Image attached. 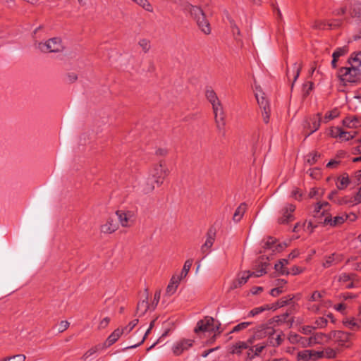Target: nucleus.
Instances as JSON below:
<instances>
[{
	"instance_id": "obj_56",
	"label": "nucleus",
	"mask_w": 361,
	"mask_h": 361,
	"mask_svg": "<svg viewBox=\"0 0 361 361\" xmlns=\"http://www.w3.org/2000/svg\"><path fill=\"white\" fill-rule=\"evenodd\" d=\"M283 292V286H277L270 290V295L273 297H276Z\"/></svg>"
},
{
	"instance_id": "obj_32",
	"label": "nucleus",
	"mask_w": 361,
	"mask_h": 361,
	"mask_svg": "<svg viewBox=\"0 0 361 361\" xmlns=\"http://www.w3.org/2000/svg\"><path fill=\"white\" fill-rule=\"evenodd\" d=\"M272 308H273V307H271V305H265L262 307H255L250 311L248 316L254 317V316H256V315L259 314V313L264 312V310H269Z\"/></svg>"
},
{
	"instance_id": "obj_22",
	"label": "nucleus",
	"mask_w": 361,
	"mask_h": 361,
	"mask_svg": "<svg viewBox=\"0 0 361 361\" xmlns=\"http://www.w3.org/2000/svg\"><path fill=\"white\" fill-rule=\"evenodd\" d=\"M350 183V180L349 178L348 174L346 173H343L338 178V183H336L337 188L338 190H344L348 187Z\"/></svg>"
},
{
	"instance_id": "obj_23",
	"label": "nucleus",
	"mask_w": 361,
	"mask_h": 361,
	"mask_svg": "<svg viewBox=\"0 0 361 361\" xmlns=\"http://www.w3.org/2000/svg\"><path fill=\"white\" fill-rule=\"evenodd\" d=\"M322 204H320V202H318L315 207H314V209L313 211V216L314 218L317 219L318 221L317 223H319V221H323L322 220V218L324 216V218L326 217V213H329L326 210L324 209L323 211H321L322 209Z\"/></svg>"
},
{
	"instance_id": "obj_50",
	"label": "nucleus",
	"mask_w": 361,
	"mask_h": 361,
	"mask_svg": "<svg viewBox=\"0 0 361 361\" xmlns=\"http://www.w3.org/2000/svg\"><path fill=\"white\" fill-rule=\"evenodd\" d=\"M274 269L276 271L279 272L281 274H286L288 275L290 274V271L283 266V264H281L279 263H276L274 266Z\"/></svg>"
},
{
	"instance_id": "obj_29",
	"label": "nucleus",
	"mask_w": 361,
	"mask_h": 361,
	"mask_svg": "<svg viewBox=\"0 0 361 361\" xmlns=\"http://www.w3.org/2000/svg\"><path fill=\"white\" fill-rule=\"evenodd\" d=\"M312 350H304L298 353V360L308 361L312 360Z\"/></svg>"
},
{
	"instance_id": "obj_20",
	"label": "nucleus",
	"mask_w": 361,
	"mask_h": 361,
	"mask_svg": "<svg viewBox=\"0 0 361 361\" xmlns=\"http://www.w3.org/2000/svg\"><path fill=\"white\" fill-rule=\"evenodd\" d=\"M180 278L177 276H173L167 286L166 294L168 295H173L176 291L180 281Z\"/></svg>"
},
{
	"instance_id": "obj_7",
	"label": "nucleus",
	"mask_w": 361,
	"mask_h": 361,
	"mask_svg": "<svg viewBox=\"0 0 361 361\" xmlns=\"http://www.w3.org/2000/svg\"><path fill=\"white\" fill-rule=\"evenodd\" d=\"M352 336L351 334L343 331H332L329 334V338L337 343L339 345L349 348L351 344L350 339Z\"/></svg>"
},
{
	"instance_id": "obj_58",
	"label": "nucleus",
	"mask_w": 361,
	"mask_h": 361,
	"mask_svg": "<svg viewBox=\"0 0 361 361\" xmlns=\"http://www.w3.org/2000/svg\"><path fill=\"white\" fill-rule=\"evenodd\" d=\"M316 329L315 326H304L301 328V333H302L303 334H305V335H309V334H311L313 331V330H314Z\"/></svg>"
},
{
	"instance_id": "obj_11",
	"label": "nucleus",
	"mask_w": 361,
	"mask_h": 361,
	"mask_svg": "<svg viewBox=\"0 0 361 361\" xmlns=\"http://www.w3.org/2000/svg\"><path fill=\"white\" fill-rule=\"evenodd\" d=\"M321 118H322V114L318 113L312 119V123H307L304 126L305 132V137H307L311 134L317 131L321 123Z\"/></svg>"
},
{
	"instance_id": "obj_53",
	"label": "nucleus",
	"mask_w": 361,
	"mask_h": 361,
	"mask_svg": "<svg viewBox=\"0 0 361 361\" xmlns=\"http://www.w3.org/2000/svg\"><path fill=\"white\" fill-rule=\"evenodd\" d=\"M150 331H151V330H149V329L148 328V329L145 332V335L143 336L142 338L141 339V341L139 343H137V344L127 346L125 348V349H131V348H135L137 346H140L141 344H142L144 343V341L147 338V337L148 334L150 333Z\"/></svg>"
},
{
	"instance_id": "obj_57",
	"label": "nucleus",
	"mask_w": 361,
	"mask_h": 361,
	"mask_svg": "<svg viewBox=\"0 0 361 361\" xmlns=\"http://www.w3.org/2000/svg\"><path fill=\"white\" fill-rule=\"evenodd\" d=\"M345 135H341V137L343 140L348 141L350 140H352L355 137L357 133L355 131L353 132V134H352L350 132L344 131Z\"/></svg>"
},
{
	"instance_id": "obj_39",
	"label": "nucleus",
	"mask_w": 361,
	"mask_h": 361,
	"mask_svg": "<svg viewBox=\"0 0 361 361\" xmlns=\"http://www.w3.org/2000/svg\"><path fill=\"white\" fill-rule=\"evenodd\" d=\"M344 130L340 127H332L330 129V135L333 137H341V135H345Z\"/></svg>"
},
{
	"instance_id": "obj_49",
	"label": "nucleus",
	"mask_w": 361,
	"mask_h": 361,
	"mask_svg": "<svg viewBox=\"0 0 361 361\" xmlns=\"http://www.w3.org/2000/svg\"><path fill=\"white\" fill-rule=\"evenodd\" d=\"M268 343H263L262 345H256L255 349L253 351L254 354L250 357V359L254 358L255 356L259 355L260 353L265 348Z\"/></svg>"
},
{
	"instance_id": "obj_2",
	"label": "nucleus",
	"mask_w": 361,
	"mask_h": 361,
	"mask_svg": "<svg viewBox=\"0 0 361 361\" xmlns=\"http://www.w3.org/2000/svg\"><path fill=\"white\" fill-rule=\"evenodd\" d=\"M338 77L343 85L348 83H357L361 79V70L355 66L342 67L338 70Z\"/></svg>"
},
{
	"instance_id": "obj_60",
	"label": "nucleus",
	"mask_w": 361,
	"mask_h": 361,
	"mask_svg": "<svg viewBox=\"0 0 361 361\" xmlns=\"http://www.w3.org/2000/svg\"><path fill=\"white\" fill-rule=\"evenodd\" d=\"M282 341H283V338H281V336L278 335L274 341H273V338H271L269 342V344L272 346H278L281 344Z\"/></svg>"
},
{
	"instance_id": "obj_31",
	"label": "nucleus",
	"mask_w": 361,
	"mask_h": 361,
	"mask_svg": "<svg viewBox=\"0 0 361 361\" xmlns=\"http://www.w3.org/2000/svg\"><path fill=\"white\" fill-rule=\"evenodd\" d=\"M205 96L211 104L219 101L216 92L212 88L207 89Z\"/></svg>"
},
{
	"instance_id": "obj_52",
	"label": "nucleus",
	"mask_w": 361,
	"mask_h": 361,
	"mask_svg": "<svg viewBox=\"0 0 361 361\" xmlns=\"http://www.w3.org/2000/svg\"><path fill=\"white\" fill-rule=\"evenodd\" d=\"M328 321L324 317H319L315 321L316 328H324L327 325Z\"/></svg>"
},
{
	"instance_id": "obj_14",
	"label": "nucleus",
	"mask_w": 361,
	"mask_h": 361,
	"mask_svg": "<svg viewBox=\"0 0 361 361\" xmlns=\"http://www.w3.org/2000/svg\"><path fill=\"white\" fill-rule=\"evenodd\" d=\"M215 235H216V231L214 228H210L207 233V240L205 243L202 245L201 247V252L202 254L206 255L209 249L212 247V246L214 244V242L215 240Z\"/></svg>"
},
{
	"instance_id": "obj_45",
	"label": "nucleus",
	"mask_w": 361,
	"mask_h": 361,
	"mask_svg": "<svg viewBox=\"0 0 361 361\" xmlns=\"http://www.w3.org/2000/svg\"><path fill=\"white\" fill-rule=\"evenodd\" d=\"M160 297H161V290H157L154 293L153 301L152 302L151 304H149L152 310H155V308L157 307V306L159 302Z\"/></svg>"
},
{
	"instance_id": "obj_3",
	"label": "nucleus",
	"mask_w": 361,
	"mask_h": 361,
	"mask_svg": "<svg viewBox=\"0 0 361 361\" xmlns=\"http://www.w3.org/2000/svg\"><path fill=\"white\" fill-rule=\"evenodd\" d=\"M169 170L166 166L165 161L161 160L158 164H155L150 172L154 183L157 186H160L165 179L169 174Z\"/></svg>"
},
{
	"instance_id": "obj_12",
	"label": "nucleus",
	"mask_w": 361,
	"mask_h": 361,
	"mask_svg": "<svg viewBox=\"0 0 361 361\" xmlns=\"http://www.w3.org/2000/svg\"><path fill=\"white\" fill-rule=\"evenodd\" d=\"M255 96L262 110L269 109V102L267 99L265 94L262 91L261 87L259 85H255Z\"/></svg>"
},
{
	"instance_id": "obj_46",
	"label": "nucleus",
	"mask_w": 361,
	"mask_h": 361,
	"mask_svg": "<svg viewBox=\"0 0 361 361\" xmlns=\"http://www.w3.org/2000/svg\"><path fill=\"white\" fill-rule=\"evenodd\" d=\"M138 44L145 53H147L150 49V42L147 39H141Z\"/></svg>"
},
{
	"instance_id": "obj_13",
	"label": "nucleus",
	"mask_w": 361,
	"mask_h": 361,
	"mask_svg": "<svg viewBox=\"0 0 361 361\" xmlns=\"http://www.w3.org/2000/svg\"><path fill=\"white\" fill-rule=\"evenodd\" d=\"M142 297V300L138 302L136 307L135 315L139 314V317L144 315L151 308L148 302L149 293L147 288L145 289Z\"/></svg>"
},
{
	"instance_id": "obj_35",
	"label": "nucleus",
	"mask_w": 361,
	"mask_h": 361,
	"mask_svg": "<svg viewBox=\"0 0 361 361\" xmlns=\"http://www.w3.org/2000/svg\"><path fill=\"white\" fill-rule=\"evenodd\" d=\"M307 163L309 164L310 165H313L317 161L318 159L320 157V154L316 151H313L310 152L307 156Z\"/></svg>"
},
{
	"instance_id": "obj_42",
	"label": "nucleus",
	"mask_w": 361,
	"mask_h": 361,
	"mask_svg": "<svg viewBox=\"0 0 361 361\" xmlns=\"http://www.w3.org/2000/svg\"><path fill=\"white\" fill-rule=\"evenodd\" d=\"M313 82H307L306 83H305L303 85V87H302V96L304 98L307 97L310 92H311V90H312V87H313Z\"/></svg>"
},
{
	"instance_id": "obj_28",
	"label": "nucleus",
	"mask_w": 361,
	"mask_h": 361,
	"mask_svg": "<svg viewBox=\"0 0 361 361\" xmlns=\"http://www.w3.org/2000/svg\"><path fill=\"white\" fill-rule=\"evenodd\" d=\"M250 343L247 342L239 341L233 345L231 353L235 354H240L244 349L248 348Z\"/></svg>"
},
{
	"instance_id": "obj_4",
	"label": "nucleus",
	"mask_w": 361,
	"mask_h": 361,
	"mask_svg": "<svg viewBox=\"0 0 361 361\" xmlns=\"http://www.w3.org/2000/svg\"><path fill=\"white\" fill-rule=\"evenodd\" d=\"M37 48L42 52H60L63 49L62 41L59 37H53L45 42H39Z\"/></svg>"
},
{
	"instance_id": "obj_40",
	"label": "nucleus",
	"mask_w": 361,
	"mask_h": 361,
	"mask_svg": "<svg viewBox=\"0 0 361 361\" xmlns=\"http://www.w3.org/2000/svg\"><path fill=\"white\" fill-rule=\"evenodd\" d=\"M226 18L230 23L231 28L232 29L233 35L236 34L237 35H240V32L239 27L236 25L235 21L229 16L228 13H227Z\"/></svg>"
},
{
	"instance_id": "obj_17",
	"label": "nucleus",
	"mask_w": 361,
	"mask_h": 361,
	"mask_svg": "<svg viewBox=\"0 0 361 361\" xmlns=\"http://www.w3.org/2000/svg\"><path fill=\"white\" fill-rule=\"evenodd\" d=\"M269 265V263L267 262H262L260 260H257L253 266L254 271H250V274H252V276L255 277H259L267 273V267Z\"/></svg>"
},
{
	"instance_id": "obj_9",
	"label": "nucleus",
	"mask_w": 361,
	"mask_h": 361,
	"mask_svg": "<svg viewBox=\"0 0 361 361\" xmlns=\"http://www.w3.org/2000/svg\"><path fill=\"white\" fill-rule=\"evenodd\" d=\"M116 214L123 227H130L134 224V214L132 212L118 210Z\"/></svg>"
},
{
	"instance_id": "obj_33",
	"label": "nucleus",
	"mask_w": 361,
	"mask_h": 361,
	"mask_svg": "<svg viewBox=\"0 0 361 361\" xmlns=\"http://www.w3.org/2000/svg\"><path fill=\"white\" fill-rule=\"evenodd\" d=\"M301 70H302V64L301 63H298L297 62L293 63V81L291 85V89L293 88L294 83L298 78Z\"/></svg>"
},
{
	"instance_id": "obj_43",
	"label": "nucleus",
	"mask_w": 361,
	"mask_h": 361,
	"mask_svg": "<svg viewBox=\"0 0 361 361\" xmlns=\"http://www.w3.org/2000/svg\"><path fill=\"white\" fill-rule=\"evenodd\" d=\"M25 356L23 354H18L5 357L2 361H25Z\"/></svg>"
},
{
	"instance_id": "obj_48",
	"label": "nucleus",
	"mask_w": 361,
	"mask_h": 361,
	"mask_svg": "<svg viewBox=\"0 0 361 361\" xmlns=\"http://www.w3.org/2000/svg\"><path fill=\"white\" fill-rule=\"evenodd\" d=\"M334 264H335V255L334 254L326 257L324 262H323V267L325 268H328V267H330Z\"/></svg>"
},
{
	"instance_id": "obj_62",
	"label": "nucleus",
	"mask_w": 361,
	"mask_h": 361,
	"mask_svg": "<svg viewBox=\"0 0 361 361\" xmlns=\"http://www.w3.org/2000/svg\"><path fill=\"white\" fill-rule=\"evenodd\" d=\"M353 199V201H350L352 204H356L361 202V187Z\"/></svg>"
},
{
	"instance_id": "obj_51",
	"label": "nucleus",
	"mask_w": 361,
	"mask_h": 361,
	"mask_svg": "<svg viewBox=\"0 0 361 361\" xmlns=\"http://www.w3.org/2000/svg\"><path fill=\"white\" fill-rule=\"evenodd\" d=\"M251 324V322H242L240 324H238V325H236L235 326H234V328L233 329V330L231 331V332H238V331H240L243 329H246L247 327H248Z\"/></svg>"
},
{
	"instance_id": "obj_41",
	"label": "nucleus",
	"mask_w": 361,
	"mask_h": 361,
	"mask_svg": "<svg viewBox=\"0 0 361 361\" xmlns=\"http://www.w3.org/2000/svg\"><path fill=\"white\" fill-rule=\"evenodd\" d=\"M344 325L351 330H356L359 328L357 323L355 319H347L343 322Z\"/></svg>"
},
{
	"instance_id": "obj_21",
	"label": "nucleus",
	"mask_w": 361,
	"mask_h": 361,
	"mask_svg": "<svg viewBox=\"0 0 361 361\" xmlns=\"http://www.w3.org/2000/svg\"><path fill=\"white\" fill-rule=\"evenodd\" d=\"M124 330L121 329L119 328L114 330V332H112L109 337L107 338L105 344L106 346H110L115 343L117 340L120 338V336L123 334Z\"/></svg>"
},
{
	"instance_id": "obj_64",
	"label": "nucleus",
	"mask_w": 361,
	"mask_h": 361,
	"mask_svg": "<svg viewBox=\"0 0 361 361\" xmlns=\"http://www.w3.org/2000/svg\"><path fill=\"white\" fill-rule=\"evenodd\" d=\"M110 318L106 317L105 318H104L99 323V329H105L109 324L110 322Z\"/></svg>"
},
{
	"instance_id": "obj_44",
	"label": "nucleus",
	"mask_w": 361,
	"mask_h": 361,
	"mask_svg": "<svg viewBox=\"0 0 361 361\" xmlns=\"http://www.w3.org/2000/svg\"><path fill=\"white\" fill-rule=\"evenodd\" d=\"M339 115L338 111L335 109L331 111H329L324 116V121L328 122L330 120L334 119V118H336Z\"/></svg>"
},
{
	"instance_id": "obj_61",
	"label": "nucleus",
	"mask_w": 361,
	"mask_h": 361,
	"mask_svg": "<svg viewBox=\"0 0 361 361\" xmlns=\"http://www.w3.org/2000/svg\"><path fill=\"white\" fill-rule=\"evenodd\" d=\"M350 201H353V199L348 198V197H344L338 199L336 202L337 204H338L340 205H343V204H352L350 202Z\"/></svg>"
},
{
	"instance_id": "obj_34",
	"label": "nucleus",
	"mask_w": 361,
	"mask_h": 361,
	"mask_svg": "<svg viewBox=\"0 0 361 361\" xmlns=\"http://www.w3.org/2000/svg\"><path fill=\"white\" fill-rule=\"evenodd\" d=\"M293 297H290V295L288 298H282L280 300H279L276 304L272 305L271 307H273L272 309L276 310L278 307H282L289 303L290 301L293 300Z\"/></svg>"
},
{
	"instance_id": "obj_38",
	"label": "nucleus",
	"mask_w": 361,
	"mask_h": 361,
	"mask_svg": "<svg viewBox=\"0 0 361 361\" xmlns=\"http://www.w3.org/2000/svg\"><path fill=\"white\" fill-rule=\"evenodd\" d=\"M314 339L316 340L317 344L322 343L324 341H330V338H329V334H326L324 333H316L314 334Z\"/></svg>"
},
{
	"instance_id": "obj_1",
	"label": "nucleus",
	"mask_w": 361,
	"mask_h": 361,
	"mask_svg": "<svg viewBox=\"0 0 361 361\" xmlns=\"http://www.w3.org/2000/svg\"><path fill=\"white\" fill-rule=\"evenodd\" d=\"M181 7L185 13H188L191 18L196 22L199 29L205 35L211 33V27L205 13L202 9L197 6H193L185 0H173Z\"/></svg>"
},
{
	"instance_id": "obj_19",
	"label": "nucleus",
	"mask_w": 361,
	"mask_h": 361,
	"mask_svg": "<svg viewBox=\"0 0 361 361\" xmlns=\"http://www.w3.org/2000/svg\"><path fill=\"white\" fill-rule=\"evenodd\" d=\"M343 125L349 128L360 127L361 126V117L357 116L346 117L343 120Z\"/></svg>"
},
{
	"instance_id": "obj_16",
	"label": "nucleus",
	"mask_w": 361,
	"mask_h": 361,
	"mask_svg": "<svg viewBox=\"0 0 361 361\" xmlns=\"http://www.w3.org/2000/svg\"><path fill=\"white\" fill-rule=\"evenodd\" d=\"M348 217V216L345 217L337 216L332 219L331 215L329 213H326V216L325 218H324L323 221H319V223H322L324 225L329 224L331 226H336L338 225L342 224Z\"/></svg>"
},
{
	"instance_id": "obj_18",
	"label": "nucleus",
	"mask_w": 361,
	"mask_h": 361,
	"mask_svg": "<svg viewBox=\"0 0 361 361\" xmlns=\"http://www.w3.org/2000/svg\"><path fill=\"white\" fill-rule=\"evenodd\" d=\"M118 228V224L112 218L109 217L106 222L101 226V231L104 233H112Z\"/></svg>"
},
{
	"instance_id": "obj_27",
	"label": "nucleus",
	"mask_w": 361,
	"mask_h": 361,
	"mask_svg": "<svg viewBox=\"0 0 361 361\" xmlns=\"http://www.w3.org/2000/svg\"><path fill=\"white\" fill-rule=\"evenodd\" d=\"M277 240L272 237V236H268L266 239H264L262 240V248L264 250H272L274 248V245L276 243Z\"/></svg>"
},
{
	"instance_id": "obj_26",
	"label": "nucleus",
	"mask_w": 361,
	"mask_h": 361,
	"mask_svg": "<svg viewBox=\"0 0 361 361\" xmlns=\"http://www.w3.org/2000/svg\"><path fill=\"white\" fill-rule=\"evenodd\" d=\"M350 15L353 18H357L361 21V2L355 1L352 5Z\"/></svg>"
},
{
	"instance_id": "obj_54",
	"label": "nucleus",
	"mask_w": 361,
	"mask_h": 361,
	"mask_svg": "<svg viewBox=\"0 0 361 361\" xmlns=\"http://www.w3.org/2000/svg\"><path fill=\"white\" fill-rule=\"evenodd\" d=\"M326 25H327V22L322 21V20H316L312 25L314 29L317 30H324L325 29Z\"/></svg>"
},
{
	"instance_id": "obj_6",
	"label": "nucleus",
	"mask_w": 361,
	"mask_h": 361,
	"mask_svg": "<svg viewBox=\"0 0 361 361\" xmlns=\"http://www.w3.org/2000/svg\"><path fill=\"white\" fill-rule=\"evenodd\" d=\"M269 324H262L257 327L254 335L247 340V343L252 344L255 340L262 339L266 336L269 338L274 335L275 330L270 326Z\"/></svg>"
},
{
	"instance_id": "obj_15",
	"label": "nucleus",
	"mask_w": 361,
	"mask_h": 361,
	"mask_svg": "<svg viewBox=\"0 0 361 361\" xmlns=\"http://www.w3.org/2000/svg\"><path fill=\"white\" fill-rule=\"evenodd\" d=\"M252 276L250 271H245L238 274L237 279L234 280L231 286V289H236L245 284L249 278Z\"/></svg>"
},
{
	"instance_id": "obj_36",
	"label": "nucleus",
	"mask_w": 361,
	"mask_h": 361,
	"mask_svg": "<svg viewBox=\"0 0 361 361\" xmlns=\"http://www.w3.org/2000/svg\"><path fill=\"white\" fill-rule=\"evenodd\" d=\"M348 51L347 46L337 48L332 54V57L338 59L339 57L344 56Z\"/></svg>"
},
{
	"instance_id": "obj_5",
	"label": "nucleus",
	"mask_w": 361,
	"mask_h": 361,
	"mask_svg": "<svg viewBox=\"0 0 361 361\" xmlns=\"http://www.w3.org/2000/svg\"><path fill=\"white\" fill-rule=\"evenodd\" d=\"M217 324L214 325V319L211 317H205L203 319L200 320L195 329L194 331L196 334L199 332H205V331H212L214 332L219 329L221 324L217 322Z\"/></svg>"
},
{
	"instance_id": "obj_37",
	"label": "nucleus",
	"mask_w": 361,
	"mask_h": 361,
	"mask_svg": "<svg viewBox=\"0 0 361 361\" xmlns=\"http://www.w3.org/2000/svg\"><path fill=\"white\" fill-rule=\"evenodd\" d=\"M293 219V216L290 213H286L283 211V216L278 219V222L281 224H288Z\"/></svg>"
},
{
	"instance_id": "obj_55",
	"label": "nucleus",
	"mask_w": 361,
	"mask_h": 361,
	"mask_svg": "<svg viewBox=\"0 0 361 361\" xmlns=\"http://www.w3.org/2000/svg\"><path fill=\"white\" fill-rule=\"evenodd\" d=\"M342 25V20L339 19H334L331 23L327 22V26L329 29L339 27Z\"/></svg>"
},
{
	"instance_id": "obj_25",
	"label": "nucleus",
	"mask_w": 361,
	"mask_h": 361,
	"mask_svg": "<svg viewBox=\"0 0 361 361\" xmlns=\"http://www.w3.org/2000/svg\"><path fill=\"white\" fill-rule=\"evenodd\" d=\"M247 209V204L245 203H241L236 209L233 216V220L235 222H238L242 219L244 213Z\"/></svg>"
},
{
	"instance_id": "obj_24",
	"label": "nucleus",
	"mask_w": 361,
	"mask_h": 361,
	"mask_svg": "<svg viewBox=\"0 0 361 361\" xmlns=\"http://www.w3.org/2000/svg\"><path fill=\"white\" fill-rule=\"evenodd\" d=\"M348 62L350 66H355L360 68L361 66V51L353 53L348 59Z\"/></svg>"
},
{
	"instance_id": "obj_8",
	"label": "nucleus",
	"mask_w": 361,
	"mask_h": 361,
	"mask_svg": "<svg viewBox=\"0 0 361 361\" xmlns=\"http://www.w3.org/2000/svg\"><path fill=\"white\" fill-rule=\"evenodd\" d=\"M212 109L214 114L215 122L217 128L221 130L224 127V116L221 103L220 101L212 104Z\"/></svg>"
},
{
	"instance_id": "obj_47",
	"label": "nucleus",
	"mask_w": 361,
	"mask_h": 361,
	"mask_svg": "<svg viewBox=\"0 0 361 361\" xmlns=\"http://www.w3.org/2000/svg\"><path fill=\"white\" fill-rule=\"evenodd\" d=\"M133 1L136 2L147 11H152V6L147 0H134Z\"/></svg>"
},
{
	"instance_id": "obj_63",
	"label": "nucleus",
	"mask_w": 361,
	"mask_h": 361,
	"mask_svg": "<svg viewBox=\"0 0 361 361\" xmlns=\"http://www.w3.org/2000/svg\"><path fill=\"white\" fill-rule=\"evenodd\" d=\"M324 357H326L328 358H333L336 356V351L331 348H327L324 351Z\"/></svg>"
},
{
	"instance_id": "obj_10",
	"label": "nucleus",
	"mask_w": 361,
	"mask_h": 361,
	"mask_svg": "<svg viewBox=\"0 0 361 361\" xmlns=\"http://www.w3.org/2000/svg\"><path fill=\"white\" fill-rule=\"evenodd\" d=\"M193 343H194V340L183 338V339L180 340L179 341L176 342L173 345V346L172 348L173 353L176 355H180L185 350H187L190 347H192Z\"/></svg>"
},
{
	"instance_id": "obj_30",
	"label": "nucleus",
	"mask_w": 361,
	"mask_h": 361,
	"mask_svg": "<svg viewBox=\"0 0 361 361\" xmlns=\"http://www.w3.org/2000/svg\"><path fill=\"white\" fill-rule=\"evenodd\" d=\"M192 262H193V261L192 259H189L185 262L183 269L180 273V276H178V277L180 278V280L183 278L186 277V276L188 275V274L192 267Z\"/></svg>"
},
{
	"instance_id": "obj_59",
	"label": "nucleus",
	"mask_w": 361,
	"mask_h": 361,
	"mask_svg": "<svg viewBox=\"0 0 361 361\" xmlns=\"http://www.w3.org/2000/svg\"><path fill=\"white\" fill-rule=\"evenodd\" d=\"M138 322H139L138 319H133L128 324V325L127 326H126L123 329L124 330V331H127V333H129L137 324Z\"/></svg>"
}]
</instances>
